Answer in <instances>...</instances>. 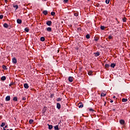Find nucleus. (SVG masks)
<instances>
[{"label": "nucleus", "mask_w": 130, "mask_h": 130, "mask_svg": "<svg viewBox=\"0 0 130 130\" xmlns=\"http://www.w3.org/2000/svg\"><path fill=\"white\" fill-rule=\"evenodd\" d=\"M73 79H74V77H71V76L69 77V79H68L69 82H70L71 83H72V82H73Z\"/></svg>", "instance_id": "nucleus-1"}, {"label": "nucleus", "mask_w": 130, "mask_h": 130, "mask_svg": "<svg viewBox=\"0 0 130 130\" xmlns=\"http://www.w3.org/2000/svg\"><path fill=\"white\" fill-rule=\"evenodd\" d=\"M13 101H18V98L17 96H15L13 98Z\"/></svg>", "instance_id": "nucleus-20"}, {"label": "nucleus", "mask_w": 130, "mask_h": 130, "mask_svg": "<svg viewBox=\"0 0 130 130\" xmlns=\"http://www.w3.org/2000/svg\"><path fill=\"white\" fill-rule=\"evenodd\" d=\"M120 123L121 124H123L124 123V120H120Z\"/></svg>", "instance_id": "nucleus-18"}, {"label": "nucleus", "mask_w": 130, "mask_h": 130, "mask_svg": "<svg viewBox=\"0 0 130 130\" xmlns=\"http://www.w3.org/2000/svg\"><path fill=\"white\" fill-rule=\"evenodd\" d=\"M48 13V12L47 11H46V10L44 11L43 12V13L44 14V15H45V16H46V15H47Z\"/></svg>", "instance_id": "nucleus-13"}, {"label": "nucleus", "mask_w": 130, "mask_h": 130, "mask_svg": "<svg viewBox=\"0 0 130 130\" xmlns=\"http://www.w3.org/2000/svg\"><path fill=\"white\" fill-rule=\"evenodd\" d=\"M17 22L18 24H22V20L18 19L17 20Z\"/></svg>", "instance_id": "nucleus-7"}, {"label": "nucleus", "mask_w": 130, "mask_h": 130, "mask_svg": "<svg viewBox=\"0 0 130 130\" xmlns=\"http://www.w3.org/2000/svg\"><path fill=\"white\" fill-rule=\"evenodd\" d=\"M5 2L7 4V3H8V0H5Z\"/></svg>", "instance_id": "nucleus-47"}, {"label": "nucleus", "mask_w": 130, "mask_h": 130, "mask_svg": "<svg viewBox=\"0 0 130 130\" xmlns=\"http://www.w3.org/2000/svg\"><path fill=\"white\" fill-rule=\"evenodd\" d=\"M33 121H34V120H33V119H30L29 121L30 124H32V123H33Z\"/></svg>", "instance_id": "nucleus-25"}, {"label": "nucleus", "mask_w": 130, "mask_h": 130, "mask_svg": "<svg viewBox=\"0 0 130 130\" xmlns=\"http://www.w3.org/2000/svg\"><path fill=\"white\" fill-rule=\"evenodd\" d=\"M14 85V83H11L9 84V86L11 87Z\"/></svg>", "instance_id": "nucleus-39"}, {"label": "nucleus", "mask_w": 130, "mask_h": 130, "mask_svg": "<svg viewBox=\"0 0 130 130\" xmlns=\"http://www.w3.org/2000/svg\"><path fill=\"white\" fill-rule=\"evenodd\" d=\"M53 95H54L53 94H51V98H52V97H53Z\"/></svg>", "instance_id": "nucleus-43"}, {"label": "nucleus", "mask_w": 130, "mask_h": 130, "mask_svg": "<svg viewBox=\"0 0 130 130\" xmlns=\"http://www.w3.org/2000/svg\"><path fill=\"white\" fill-rule=\"evenodd\" d=\"M3 129H4V130H6V128L4 127V128H3Z\"/></svg>", "instance_id": "nucleus-49"}, {"label": "nucleus", "mask_w": 130, "mask_h": 130, "mask_svg": "<svg viewBox=\"0 0 130 130\" xmlns=\"http://www.w3.org/2000/svg\"><path fill=\"white\" fill-rule=\"evenodd\" d=\"M92 74H93V72L92 71H89L88 75H89V76H92Z\"/></svg>", "instance_id": "nucleus-22"}, {"label": "nucleus", "mask_w": 130, "mask_h": 130, "mask_svg": "<svg viewBox=\"0 0 130 130\" xmlns=\"http://www.w3.org/2000/svg\"><path fill=\"white\" fill-rule=\"evenodd\" d=\"M47 25H48V26H51V24H52V22H51V21H48L46 22Z\"/></svg>", "instance_id": "nucleus-2"}, {"label": "nucleus", "mask_w": 130, "mask_h": 130, "mask_svg": "<svg viewBox=\"0 0 130 130\" xmlns=\"http://www.w3.org/2000/svg\"><path fill=\"white\" fill-rule=\"evenodd\" d=\"M6 79H7V78L6 77V76H3L1 77L2 81H6Z\"/></svg>", "instance_id": "nucleus-8"}, {"label": "nucleus", "mask_w": 130, "mask_h": 130, "mask_svg": "<svg viewBox=\"0 0 130 130\" xmlns=\"http://www.w3.org/2000/svg\"><path fill=\"white\" fill-rule=\"evenodd\" d=\"M106 95V93H102L101 94V96L102 97H105V96Z\"/></svg>", "instance_id": "nucleus-24"}, {"label": "nucleus", "mask_w": 130, "mask_h": 130, "mask_svg": "<svg viewBox=\"0 0 130 130\" xmlns=\"http://www.w3.org/2000/svg\"><path fill=\"white\" fill-rule=\"evenodd\" d=\"M110 2V0H106V3H107V5L109 4Z\"/></svg>", "instance_id": "nucleus-32"}, {"label": "nucleus", "mask_w": 130, "mask_h": 130, "mask_svg": "<svg viewBox=\"0 0 130 130\" xmlns=\"http://www.w3.org/2000/svg\"><path fill=\"white\" fill-rule=\"evenodd\" d=\"M78 107H79V108H83V107H84V105H83V104L78 105Z\"/></svg>", "instance_id": "nucleus-17"}, {"label": "nucleus", "mask_w": 130, "mask_h": 130, "mask_svg": "<svg viewBox=\"0 0 130 130\" xmlns=\"http://www.w3.org/2000/svg\"><path fill=\"white\" fill-rule=\"evenodd\" d=\"M45 1H46V0H44Z\"/></svg>", "instance_id": "nucleus-54"}, {"label": "nucleus", "mask_w": 130, "mask_h": 130, "mask_svg": "<svg viewBox=\"0 0 130 130\" xmlns=\"http://www.w3.org/2000/svg\"><path fill=\"white\" fill-rule=\"evenodd\" d=\"M24 31H25V32H29V28L26 27L24 29Z\"/></svg>", "instance_id": "nucleus-26"}, {"label": "nucleus", "mask_w": 130, "mask_h": 130, "mask_svg": "<svg viewBox=\"0 0 130 130\" xmlns=\"http://www.w3.org/2000/svg\"><path fill=\"white\" fill-rule=\"evenodd\" d=\"M10 100H11V96L10 95L6 96V101H10Z\"/></svg>", "instance_id": "nucleus-3"}, {"label": "nucleus", "mask_w": 130, "mask_h": 130, "mask_svg": "<svg viewBox=\"0 0 130 130\" xmlns=\"http://www.w3.org/2000/svg\"><path fill=\"white\" fill-rule=\"evenodd\" d=\"M95 41L97 42L98 41V38H96L94 39Z\"/></svg>", "instance_id": "nucleus-40"}, {"label": "nucleus", "mask_w": 130, "mask_h": 130, "mask_svg": "<svg viewBox=\"0 0 130 130\" xmlns=\"http://www.w3.org/2000/svg\"><path fill=\"white\" fill-rule=\"evenodd\" d=\"M48 125L49 129H52V125H50L49 124H48Z\"/></svg>", "instance_id": "nucleus-11"}, {"label": "nucleus", "mask_w": 130, "mask_h": 130, "mask_svg": "<svg viewBox=\"0 0 130 130\" xmlns=\"http://www.w3.org/2000/svg\"><path fill=\"white\" fill-rule=\"evenodd\" d=\"M74 16H75V17H78V16H79V14L78 13H75Z\"/></svg>", "instance_id": "nucleus-31"}, {"label": "nucleus", "mask_w": 130, "mask_h": 130, "mask_svg": "<svg viewBox=\"0 0 130 130\" xmlns=\"http://www.w3.org/2000/svg\"><path fill=\"white\" fill-rule=\"evenodd\" d=\"M108 38H109V39L111 40V39H112V36H109Z\"/></svg>", "instance_id": "nucleus-37"}, {"label": "nucleus", "mask_w": 130, "mask_h": 130, "mask_svg": "<svg viewBox=\"0 0 130 130\" xmlns=\"http://www.w3.org/2000/svg\"><path fill=\"white\" fill-rule=\"evenodd\" d=\"M89 111H94L93 109H89Z\"/></svg>", "instance_id": "nucleus-42"}, {"label": "nucleus", "mask_w": 130, "mask_h": 130, "mask_svg": "<svg viewBox=\"0 0 130 130\" xmlns=\"http://www.w3.org/2000/svg\"><path fill=\"white\" fill-rule=\"evenodd\" d=\"M22 100H23V101L26 100V98H25V97L22 98Z\"/></svg>", "instance_id": "nucleus-41"}, {"label": "nucleus", "mask_w": 130, "mask_h": 130, "mask_svg": "<svg viewBox=\"0 0 130 130\" xmlns=\"http://www.w3.org/2000/svg\"><path fill=\"white\" fill-rule=\"evenodd\" d=\"M4 18V15H0V19H3Z\"/></svg>", "instance_id": "nucleus-38"}, {"label": "nucleus", "mask_w": 130, "mask_h": 130, "mask_svg": "<svg viewBox=\"0 0 130 130\" xmlns=\"http://www.w3.org/2000/svg\"><path fill=\"white\" fill-rule=\"evenodd\" d=\"M4 127L5 128H7L8 127V125H6Z\"/></svg>", "instance_id": "nucleus-48"}, {"label": "nucleus", "mask_w": 130, "mask_h": 130, "mask_svg": "<svg viewBox=\"0 0 130 130\" xmlns=\"http://www.w3.org/2000/svg\"><path fill=\"white\" fill-rule=\"evenodd\" d=\"M115 67V63H112L111 64V68H114Z\"/></svg>", "instance_id": "nucleus-29"}, {"label": "nucleus", "mask_w": 130, "mask_h": 130, "mask_svg": "<svg viewBox=\"0 0 130 130\" xmlns=\"http://www.w3.org/2000/svg\"><path fill=\"white\" fill-rule=\"evenodd\" d=\"M123 22H126V18L124 17L123 18Z\"/></svg>", "instance_id": "nucleus-34"}, {"label": "nucleus", "mask_w": 130, "mask_h": 130, "mask_svg": "<svg viewBox=\"0 0 130 130\" xmlns=\"http://www.w3.org/2000/svg\"><path fill=\"white\" fill-rule=\"evenodd\" d=\"M94 54L95 55V56L97 57V56H99V55H100V53L96 52V53H94Z\"/></svg>", "instance_id": "nucleus-10"}, {"label": "nucleus", "mask_w": 130, "mask_h": 130, "mask_svg": "<svg viewBox=\"0 0 130 130\" xmlns=\"http://www.w3.org/2000/svg\"><path fill=\"white\" fill-rule=\"evenodd\" d=\"M122 102H127V99H122Z\"/></svg>", "instance_id": "nucleus-21"}, {"label": "nucleus", "mask_w": 130, "mask_h": 130, "mask_svg": "<svg viewBox=\"0 0 130 130\" xmlns=\"http://www.w3.org/2000/svg\"><path fill=\"white\" fill-rule=\"evenodd\" d=\"M41 41H45V38L43 37H41Z\"/></svg>", "instance_id": "nucleus-15"}, {"label": "nucleus", "mask_w": 130, "mask_h": 130, "mask_svg": "<svg viewBox=\"0 0 130 130\" xmlns=\"http://www.w3.org/2000/svg\"><path fill=\"white\" fill-rule=\"evenodd\" d=\"M110 102L111 103H113V101L111 100Z\"/></svg>", "instance_id": "nucleus-45"}, {"label": "nucleus", "mask_w": 130, "mask_h": 130, "mask_svg": "<svg viewBox=\"0 0 130 130\" xmlns=\"http://www.w3.org/2000/svg\"><path fill=\"white\" fill-rule=\"evenodd\" d=\"M113 99H115L116 96H115V95H114V96H113Z\"/></svg>", "instance_id": "nucleus-46"}, {"label": "nucleus", "mask_w": 130, "mask_h": 130, "mask_svg": "<svg viewBox=\"0 0 130 130\" xmlns=\"http://www.w3.org/2000/svg\"><path fill=\"white\" fill-rule=\"evenodd\" d=\"M68 2H69V0H63L64 4H67V3H68Z\"/></svg>", "instance_id": "nucleus-35"}, {"label": "nucleus", "mask_w": 130, "mask_h": 130, "mask_svg": "<svg viewBox=\"0 0 130 130\" xmlns=\"http://www.w3.org/2000/svg\"><path fill=\"white\" fill-rule=\"evenodd\" d=\"M105 68H109V64H105Z\"/></svg>", "instance_id": "nucleus-36"}, {"label": "nucleus", "mask_w": 130, "mask_h": 130, "mask_svg": "<svg viewBox=\"0 0 130 130\" xmlns=\"http://www.w3.org/2000/svg\"><path fill=\"white\" fill-rule=\"evenodd\" d=\"M101 30H104V29H105V26H101Z\"/></svg>", "instance_id": "nucleus-30"}, {"label": "nucleus", "mask_w": 130, "mask_h": 130, "mask_svg": "<svg viewBox=\"0 0 130 130\" xmlns=\"http://www.w3.org/2000/svg\"><path fill=\"white\" fill-rule=\"evenodd\" d=\"M47 30L49 31L50 32L51 31V27L47 28Z\"/></svg>", "instance_id": "nucleus-28"}, {"label": "nucleus", "mask_w": 130, "mask_h": 130, "mask_svg": "<svg viewBox=\"0 0 130 130\" xmlns=\"http://www.w3.org/2000/svg\"><path fill=\"white\" fill-rule=\"evenodd\" d=\"M51 16H54L55 15V13L53 12H52L51 13Z\"/></svg>", "instance_id": "nucleus-33"}, {"label": "nucleus", "mask_w": 130, "mask_h": 130, "mask_svg": "<svg viewBox=\"0 0 130 130\" xmlns=\"http://www.w3.org/2000/svg\"><path fill=\"white\" fill-rule=\"evenodd\" d=\"M54 129L55 130H59V129L58 128V125H57L54 126Z\"/></svg>", "instance_id": "nucleus-19"}, {"label": "nucleus", "mask_w": 130, "mask_h": 130, "mask_svg": "<svg viewBox=\"0 0 130 130\" xmlns=\"http://www.w3.org/2000/svg\"><path fill=\"white\" fill-rule=\"evenodd\" d=\"M80 28H78V30H80Z\"/></svg>", "instance_id": "nucleus-51"}, {"label": "nucleus", "mask_w": 130, "mask_h": 130, "mask_svg": "<svg viewBox=\"0 0 130 130\" xmlns=\"http://www.w3.org/2000/svg\"><path fill=\"white\" fill-rule=\"evenodd\" d=\"M24 87L25 88V89H28L29 88V85L27 84V83H25L24 84Z\"/></svg>", "instance_id": "nucleus-6"}, {"label": "nucleus", "mask_w": 130, "mask_h": 130, "mask_svg": "<svg viewBox=\"0 0 130 130\" xmlns=\"http://www.w3.org/2000/svg\"><path fill=\"white\" fill-rule=\"evenodd\" d=\"M61 100H62L61 98H57V99H56V101H57V102H59V101H61Z\"/></svg>", "instance_id": "nucleus-23"}, {"label": "nucleus", "mask_w": 130, "mask_h": 130, "mask_svg": "<svg viewBox=\"0 0 130 130\" xmlns=\"http://www.w3.org/2000/svg\"><path fill=\"white\" fill-rule=\"evenodd\" d=\"M13 7L15 8V11H17L19 8V6L18 5H14Z\"/></svg>", "instance_id": "nucleus-12"}, {"label": "nucleus", "mask_w": 130, "mask_h": 130, "mask_svg": "<svg viewBox=\"0 0 130 130\" xmlns=\"http://www.w3.org/2000/svg\"><path fill=\"white\" fill-rule=\"evenodd\" d=\"M7 130H9V129H7Z\"/></svg>", "instance_id": "nucleus-53"}, {"label": "nucleus", "mask_w": 130, "mask_h": 130, "mask_svg": "<svg viewBox=\"0 0 130 130\" xmlns=\"http://www.w3.org/2000/svg\"><path fill=\"white\" fill-rule=\"evenodd\" d=\"M60 107H61L60 104L57 103V105H56V108H57L58 109H60Z\"/></svg>", "instance_id": "nucleus-5"}, {"label": "nucleus", "mask_w": 130, "mask_h": 130, "mask_svg": "<svg viewBox=\"0 0 130 130\" xmlns=\"http://www.w3.org/2000/svg\"><path fill=\"white\" fill-rule=\"evenodd\" d=\"M86 38H87V39H90V35L87 34V35L86 36Z\"/></svg>", "instance_id": "nucleus-27"}, {"label": "nucleus", "mask_w": 130, "mask_h": 130, "mask_svg": "<svg viewBox=\"0 0 130 130\" xmlns=\"http://www.w3.org/2000/svg\"><path fill=\"white\" fill-rule=\"evenodd\" d=\"M82 105V102H79V104H78V105Z\"/></svg>", "instance_id": "nucleus-44"}, {"label": "nucleus", "mask_w": 130, "mask_h": 130, "mask_svg": "<svg viewBox=\"0 0 130 130\" xmlns=\"http://www.w3.org/2000/svg\"><path fill=\"white\" fill-rule=\"evenodd\" d=\"M10 130H13V129H10Z\"/></svg>", "instance_id": "nucleus-52"}, {"label": "nucleus", "mask_w": 130, "mask_h": 130, "mask_svg": "<svg viewBox=\"0 0 130 130\" xmlns=\"http://www.w3.org/2000/svg\"><path fill=\"white\" fill-rule=\"evenodd\" d=\"M12 62L14 63H17V59L15 57H14L13 59H12Z\"/></svg>", "instance_id": "nucleus-4"}, {"label": "nucleus", "mask_w": 130, "mask_h": 130, "mask_svg": "<svg viewBox=\"0 0 130 130\" xmlns=\"http://www.w3.org/2000/svg\"><path fill=\"white\" fill-rule=\"evenodd\" d=\"M2 69H3L4 70H8V69H7V66H5V65H3L2 66Z\"/></svg>", "instance_id": "nucleus-16"}, {"label": "nucleus", "mask_w": 130, "mask_h": 130, "mask_svg": "<svg viewBox=\"0 0 130 130\" xmlns=\"http://www.w3.org/2000/svg\"><path fill=\"white\" fill-rule=\"evenodd\" d=\"M4 27H5V28H9V25L8 23H4Z\"/></svg>", "instance_id": "nucleus-9"}, {"label": "nucleus", "mask_w": 130, "mask_h": 130, "mask_svg": "<svg viewBox=\"0 0 130 130\" xmlns=\"http://www.w3.org/2000/svg\"><path fill=\"white\" fill-rule=\"evenodd\" d=\"M90 0H88V2H90Z\"/></svg>", "instance_id": "nucleus-50"}, {"label": "nucleus", "mask_w": 130, "mask_h": 130, "mask_svg": "<svg viewBox=\"0 0 130 130\" xmlns=\"http://www.w3.org/2000/svg\"><path fill=\"white\" fill-rule=\"evenodd\" d=\"M6 125V123L5 122H2V124L1 125V127H4Z\"/></svg>", "instance_id": "nucleus-14"}]
</instances>
